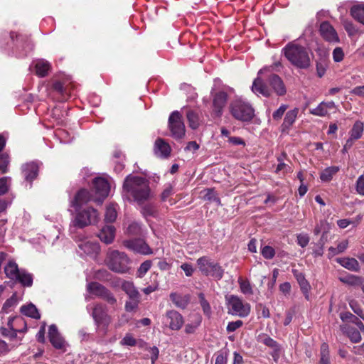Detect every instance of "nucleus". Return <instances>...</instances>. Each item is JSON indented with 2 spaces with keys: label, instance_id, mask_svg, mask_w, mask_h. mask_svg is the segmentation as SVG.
Returning a JSON list of instances; mask_svg holds the SVG:
<instances>
[{
  "label": "nucleus",
  "instance_id": "nucleus-3",
  "mask_svg": "<svg viewBox=\"0 0 364 364\" xmlns=\"http://www.w3.org/2000/svg\"><path fill=\"white\" fill-rule=\"evenodd\" d=\"M91 316L99 333L106 335L112 321V316L108 314L107 306L102 303L95 304L92 308Z\"/></svg>",
  "mask_w": 364,
  "mask_h": 364
},
{
  "label": "nucleus",
  "instance_id": "nucleus-6",
  "mask_svg": "<svg viewBox=\"0 0 364 364\" xmlns=\"http://www.w3.org/2000/svg\"><path fill=\"white\" fill-rule=\"evenodd\" d=\"M198 267L203 274L205 276H210L217 280L223 278L224 274V269L217 262L207 256H203L198 258L196 261Z\"/></svg>",
  "mask_w": 364,
  "mask_h": 364
},
{
  "label": "nucleus",
  "instance_id": "nucleus-25",
  "mask_svg": "<svg viewBox=\"0 0 364 364\" xmlns=\"http://www.w3.org/2000/svg\"><path fill=\"white\" fill-rule=\"evenodd\" d=\"M336 262L344 268L350 271L358 272L360 269L359 263L355 258H337Z\"/></svg>",
  "mask_w": 364,
  "mask_h": 364
},
{
  "label": "nucleus",
  "instance_id": "nucleus-61",
  "mask_svg": "<svg viewBox=\"0 0 364 364\" xmlns=\"http://www.w3.org/2000/svg\"><path fill=\"white\" fill-rule=\"evenodd\" d=\"M148 350L151 353V364H154L156 360L159 358V350L157 347L153 346V347H150Z\"/></svg>",
  "mask_w": 364,
  "mask_h": 364
},
{
  "label": "nucleus",
  "instance_id": "nucleus-44",
  "mask_svg": "<svg viewBox=\"0 0 364 364\" xmlns=\"http://www.w3.org/2000/svg\"><path fill=\"white\" fill-rule=\"evenodd\" d=\"M9 164V155L6 154H0V171L1 172V173H5L8 171Z\"/></svg>",
  "mask_w": 364,
  "mask_h": 364
},
{
  "label": "nucleus",
  "instance_id": "nucleus-40",
  "mask_svg": "<svg viewBox=\"0 0 364 364\" xmlns=\"http://www.w3.org/2000/svg\"><path fill=\"white\" fill-rule=\"evenodd\" d=\"M117 218V210L114 205H109L107 207L105 220L106 223H112Z\"/></svg>",
  "mask_w": 364,
  "mask_h": 364
},
{
  "label": "nucleus",
  "instance_id": "nucleus-54",
  "mask_svg": "<svg viewBox=\"0 0 364 364\" xmlns=\"http://www.w3.org/2000/svg\"><path fill=\"white\" fill-rule=\"evenodd\" d=\"M356 191L360 195L364 196V176L361 175L356 181Z\"/></svg>",
  "mask_w": 364,
  "mask_h": 364
},
{
  "label": "nucleus",
  "instance_id": "nucleus-2",
  "mask_svg": "<svg viewBox=\"0 0 364 364\" xmlns=\"http://www.w3.org/2000/svg\"><path fill=\"white\" fill-rule=\"evenodd\" d=\"M287 60L296 68L308 69L311 65L313 53L311 50L296 41L288 43L282 50Z\"/></svg>",
  "mask_w": 364,
  "mask_h": 364
},
{
  "label": "nucleus",
  "instance_id": "nucleus-48",
  "mask_svg": "<svg viewBox=\"0 0 364 364\" xmlns=\"http://www.w3.org/2000/svg\"><path fill=\"white\" fill-rule=\"evenodd\" d=\"M262 256L267 259H272L275 255L274 249L269 245H265L261 250Z\"/></svg>",
  "mask_w": 364,
  "mask_h": 364
},
{
  "label": "nucleus",
  "instance_id": "nucleus-20",
  "mask_svg": "<svg viewBox=\"0 0 364 364\" xmlns=\"http://www.w3.org/2000/svg\"><path fill=\"white\" fill-rule=\"evenodd\" d=\"M154 150L157 156L166 159L170 156L171 148L164 139L158 138L155 141Z\"/></svg>",
  "mask_w": 364,
  "mask_h": 364
},
{
  "label": "nucleus",
  "instance_id": "nucleus-35",
  "mask_svg": "<svg viewBox=\"0 0 364 364\" xmlns=\"http://www.w3.org/2000/svg\"><path fill=\"white\" fill-rule=\"evenodd\" d=\"M50 68V63L44 60H39L36 64V73L40 77H45L47 75Z\"/></svg>",
  "mask_w": 364,
  "mask_h": 364
},
{
  "label": "nucleus",
  "instance_id": "nucleus-36",
  "mask_svg": "<svg viewBox=\"0 0 364 364\" xmlns=\"http://www.w3.org/2000/svg\"><path fill=\"white\" fill-rule=\"evenodd\" d=\"M364 129V124L360 121H356L351 129L350 138L354 141L360 139L362 136Z\"/></svg>",
  "mask_w": 364,
  "mask_h": 364
},
{
  "label": "nucleus",
  "instance_id": "nucleus-14",
  "mask_svg": "<svg viewBox=\"0 0 364 364\" xmlns=\"http://www.w3.org/2000/svg\"><path fill=\"white\" fill-rule=\"evenodd\" d=\"M319 32L322 38L329 43H338L339 38L334 28L328 21L321 23Z\"/></svg>",
  "mask_w": 364,
  "mask_h": 364
},
{
  "label": "nucleus",
  "instance_id": "nucleus-7",
  "mask_svg": "<svg viewBox=\"0 0 364 364\" xmlns=\"http://www.w3.org/2000/svg\"><path fill=\"white\" fill-rule=\"evenodd\" d=\"M76 214L72 221L74 227L83 228L90 225L94 224L98 220V213L93 208H87L83 210H75Z\"/></svg>",
  "mask_w": 364,
  "mask_h": 364
},
{
  "label": "nucleus",
  "instance_id": "nucleus-41",
  "mask_svg": "<svg viewBox=\"0 0 364 364\" xmlns=\"http://www.w3.org/2000/svg\"><path fill=\"white\" fill-rule=\"evenodd\" d=\"M241 291L245 294H252V289L250 283L247 280H243L240 278L238 280Z\"/></svg>",
  "mask_w": 364,
  "mask_h": 364
},
{
  "label": "nucleus",
  "instance_id": "nucleus-18",
  "mask_svg": "<svg viewBox=\"0 0 364 364\" xmlns=\"http://www.w3.org/2000/svg\"><path fill=\"white\" fill-rule=\"evenodd\" d=\"M89 191L85 189H80L71 201V206L75 210H80V208L90 200H94Z\"/></svg>",
  "mask_w": 364,
  "mask_h": 364
},
{
  "label": "nucleus",
  "instance_id": "nucleus-24",
  "mask_svg": "<svg viewBox=\"0 0 364 364\" xmlns=\"http://www.w3.org/2000/svg\"><path fill=\"white\" fill-rule=\"evenodd\" d=\"M114 232L115 229L112 225H105L100 230L97 236L102 242L110 244L114 240Z\"/></svg>",
  "mask_w": 364,
  "mask_h": 364
},
{
  "label": "nucleus",
  "instance_id": "nucleus-46",
  "mask_svg": "<svg viewBox=\"0 0 364 364\" xmlns=\"http://www.w3.org/2000/svg\"><path fill=\"white\" fill-rule=\"evenodd\" d=\"M152 265V262L151 260H146L143 263L141 264L139 268L137 270V274L139 277H143L146 273L149 270Z\"/></svg>",
  "mask_w": 364,
  "mask_h": 364
},
{
  "label": "nucleus",
  "instance_id": "nucleus-16",
  "mask_svg": "<svg viewBox=\"0 0 364 364\" xmlns=\"http://www.w3.org/2000/svg\"><path fill=\"white\" fill-rule=\"evenodd\" d=\"M267 82L271 87L272 92H275L278 96H283L286 94V86L278 75L271 74L267 78Z\"/></svg>",
  "mask_w": 364,
  "mask_h": 364
},
{
  "label": "nucleus",
  "instance_id": "nucleus-47",
  "mask_svg": "<svg viewBox=\"0 0 364 364\" xmlns=\"http://www.w3.org/2000/svg\"><path fill=\"white\" fill-rule=\"evenodd\" d=\"M156 207L151 203H147L141 208V213L144 216H153L156 213Z\"/></svg>",
  "mask_w": 364,
  "mask_h": 364
},
{
  "label": "nucleus",
  "instance_id": "nucleus-58",
  "mask_svg": "<svg viewBox=\"0 0 364 364\" xmlns=\"http://www.w3.org/2000/svg\"><path fill=\"white\" fill-rule=\"evenodd\" d=\"M200 303L205 313H209L210 311V306L208 301L205 299L203 294H199Z\"/></svg>",
  "mask_w": 364,
  "mask_h": 364
},
{
  "label": "nucleus",
  "instance_id": "nucleus-8",
  "mask_svg": "<svg viewBox=\"0 0 364 364\" xmlns=\"http://www.w3.org/2000/svg\"><path fill=\"white\" fill-rule=\"evenodd\" d=\"M225 299L228 314L242 318L249 315L250 305L248 303L243 301L240 298L235 295L226 296Z\"/></svg>",
  "mask_w": 364,
  "mask_h": 364
},
{
  "label": "nucleus",
  "instance_id": "nucleus-52",
  "mask_svg": "<svg viewBox=\"0 0 364 364\" xmlns=\"http://www.w3.org/2000/svg\"><path fill=\"white\" fill-rule=\"evenodd\" d=\"M288 106L286 105H282L276 111L272 114V117L274 120H279L282 118L284 113L287 110Z\"/></svg>",
  "mask_w": 364,
  "mask_h": 364
},
{
  "label": "nucleus",
  "instance_id": "nucleus-45",
  "mask_svg": "<svg viewBox=\"0 0 364 364\" xmlns=\"http://www.w3.org/2000/svg\"><path fill=\"white\" fill-rule=\"evenodd\" d=\"M127 232L131 235H140L141 234L140 224L136 222L132 223L127 228Z\"/></svg>",
  "mask_w": 364,
  "mask_h": 364
},
{
  "label": "nucleus",
  "instance_id": "nucleus-38",
  "mask_svg": "<svg viewBox=\"0 0 364 364\" xmlns=\"http://www.w3.org/2000/svg\"><path fill=\"white\" fill-rule=\"evenodd\" d=\"M188 125L192 129H196L200 125L198 114L193 111L188 110L186 114Z\"/></svg>",
  "mask_w": 364,
  "mask_h": 364
},
{
  "label": "nucleus",
  "instance_id": "nucleus-49",
  "mask_svg": "<svg viewBox=\"0 0 364 364\" xmlns=\"http://www.w3.org/2000/svg\"><path fill=\"white\" fill-rule=\"evenodd\" d=\"M129 301H127L125 304V310L128 312L132 311L137 308L139 298H129Z\"/></svg>",
  "mask_w": 364,
  "mask_h": 364
},
{
  "label": "nucleus",
  "instance_id": "nucleus-9",
  "mask_svg": "<svg viewBox=\"0 0 364 364\" xmlns=\"http://www.w3.org/2000/svg\"><path fill=\"white\" fill-rule=\"evenodd\" d=\"M168 129L171 136L176 139H181L186 134L185 125L182 114L178 111H173L168 117Z\"/></svg>",
  "mask_w": 364,
  "mask_h": 364
},
{
  "label": "nucleus",
  "instance_id": "nucleus-10",
  "mask_svg": "<svg viewBox=\"0 0 364 364\" xmlns=\"http://www.w3.org/2000/svg\"><path fill=\"white\" fill-rule=\"evenodd\" d=\"M88 291L96 296L105 300L110 305L117 304L114 294L105 287L98 282H91L87 285Z\"/></svg>",
  "mask_w": 364,
  "mask_h": 364
},
{
  "label": "nucleus",
  "instance_id": "nucleus-11",
  "mask_svg": "<svg viewBox=\"0 0 364 364\" xmlns=\"http://www.w3.org/2000/svg\"><path fill=\"white\" fill-rule=\"evenodd\" d=\"M123 245L128 250L135 253L144 255L153 253L149 245L142 239H133L123 241Z\"/></svg>",
  "mask_w": 364,
  "mask_h": 364
},
{
  "label": "nucleus",
  "instance_id": "nucleus-21",
  "mask_svg": "<svg viewBox=\"0 0 364 364\" xmlns=\"http://www.w3.org/2000/svg\"><path fill=\"white\" fill-rule=\"evenodd\" d=\"M48 337L50 342L54 348L57 349H62L64 347L65 341L60 335L55 325L52 324L49 326Z\"/></svg>",
  "mask_w": 364,
  "mask_h": 364
},
{
  "label": "nucleus",
  "instance_id": "nucleus-27",
  "mask_svg": "<svg viewBox=\"0 0 364 364\" xmlns=\"http://www.w3.org/2000/svg\"><path fill=\"white\" fill-rule=\"evenodd\" d=\"M21 269H18L17 264L10 260L4 267V272L6 277L12 280H15L17 278Z\"/></svg>",
  "mask_w": 364,
  "mask_h": 364
},
{
  "label": "nucleus",
  "instance_id": "nucleus-51",
  "mask_svg": "<svg viewBox=\"0 0 364 364\" xmlns=\"http://www.w3.org/2000/svg\"><path fill=\"white\" fill-rule=\"evenodd\" d=\"M343 283L355 285L360 283V278L354 275H349L343 278L340 279Z\"/></svg>",
  "mask_w": 364,
  "mask_h": 364
},
{
  "label": "nucleus",
  "instance_id": "nucleus-32",
  "mask_svg": "<svg viewBox=\"0 0 364 364\" xmlns=\"http://www.w3.org/2000/svg\"><path fill=\"white\" fill-rule=\"evenodd\" d=\"M21 312L27 316L31 317L35 319H38L41 317V315L36 307L33 304H30L27 306H22L21 307Z\"/></svg>",
  "mask_w": 364,
  "mask_h": 364
},
{
  "label": "nucleus",
  "instance_id": "nucleus-39",
  "mask_svg": "<svg viewBox=\"0 0 364 364\" xmlns=\"http://www.w3.org/2000/svg\"><path fill=\"white\" fill-rule=\"evenodd\" d=\"M338 171V168L336 166H331L326 168L323 170L320 176V178L322 181H329L332 179L333 176Z\"/></svg>",
  "mask_w": 364,
  "mask_h": 364
},
{
  "label": "nucleus",
  "instance_id": "nucleus-23",
  "mask_svg": "<svg viewBox=\"0 0 364 364\" xmlns=\"http://www.w3.org/2000/svg\"><path fill=\"white\" fill-rule=\"evenodd\" d=\"M333 109H336V105L333 101L322 102L316 108L311 109L310 113L316 116L325 117Z\"/></svg>",
  "mask_w": 364,
  "mask_h": 364
},
{
  "label": "nucleus",
  "instance_id": "nucleus-22",
  "mask_svg": "<svg viewBox=\"0 0 364 364\" xmlns=\"http://www.w3.org/2000/svg\"><path fill=\"white\" fill-rule=\"evenodd\" d=\"M252 90L257 95H262L264 97H269L272 95V90L265 84L260 77L255 79Z\"/></svg>",
  "mask_w": 364,
  "mask_h": 364
},
{
  "label": "nucleus",
  "instance_id": "nucleus-30",
  "mask_svg": "<svg viewBox=\"0 0 364 364\" xmlns=\"http://www.w3.org/2000/svg\"><path fill=\"white\" fill-rule=\"evenodd\" d=\"M170 299L176 306L181 309H185L189 301V297L188 296H182L175 292L170 294Z\"/></svg>",
  "mask_w": 364,
  "mask_h": 364
},
{
  "label": "nucleus",
  "instance_id": "nucleus-4",
  "mask_svg": "<svg viewBox=\"0 0 364 364\" xmlns=\"http://www.w3.org/2000/svg\"><path fill=\"white\" fill-rule=\"evenodd\" d=\"M105 262L109 269L114 272L125 274L129 270L130 259L124 252L109 251Z\"/></svg>",
  "mask_w": 364,
  "mask_h": 364
},
{
  "label": "nucleus",
  "instance_id": "nucleus-29",
  "mask_svg": "<svg viewBox=\"0 0 364 364\" xmlns=\"http://www.w3.org/2000/svg\"><path fill=\"white\" fill-rule=\"evenodd\" d=\"M119 281L121 282V287L122 290L129 296V298H139V293L132 282L129 281Z\"/></svg>",
  "mask_w": 364,
  "mask_h": 364
},
{
  "label": "nucleus",
  "instance_id": "nucleus-31",
  "mask_svg": "<svg viewBox=\"0 0 364 364\" xmlns=\"http://www.w3.org/2000/svg\"><path fill=\"white\" fill-rule=\"evenodd\" d=\"M15 281L21 283L23 287H31L33 284V277L32 274L28 273L24 269H21L17 278Z\"/></svg>",
  "mask_w": 364,
  "mask_h": 364
},
{
  "label": "nucleus",
  "instance_id": "nucleus-42",
  "mask_svg": "<svg viewBox=\"0 0 364 364\" xmlns=\"http://www.w3.org/2000/svg\"><path fill=\"white\" fill-rule=\"evenodd\" d=\"M18 303V299H17V295H16V293H14L13 294V295L9 298L8 299L4 306H3V309L8 312L10 311V309L14 307V306H16Z\"/></svg>",
  "mask_w": 364,
  "mask_h": 364
},
{
  "label": "nucleus",
  "instance_id": "nucleus-64",
  "mask_svg": "<svg viewBox=\"0 0 364 364\" xmlns=\"http://www.w3.org/2000/svg\"><path fill=\"white\" fill-rule=\"evenodd\" d=\"M228 357L223 353H219L215 358V364H227Z\"/></svg>",
  "mask_w": 364,
  "mask_h": 364
},
{
  "label": "nucleus",
  "instance_id": "nucleus-17",
  "mask_svg": "<svg viewBox=\"0 0 364 364\" xmlns=\"http://www.w3.org/2000/svg\"><path fill=\"white\" fill-rule=\"evenodd\" d=\"M10 38L15 43L17 48L27 51L32 49L30 38L27 35H23L16 32L10 33Z\"/></svg>",
  "mask_w": 364,
  "mask_h": 364
},
{
  "label": "nucleus",
  "instance_id": "nucleus-34",
  "mask_svg": "<svg viewBox=\"0 0 364 364\" xmlns=\"http://www.w3.org/2000/svg\"><path fill=\"white\" fill-rule=\"evenodd\" d=\"M352 16L364 25V4L353 6L350 9Z\"/></svg>",
  "mask_w": 364,
  "mask_h": 364
},
{
  "label": "nucleus",
  "instance_id": "nucleus-43",
  "mask_svg": "<svg viewBox=\"0 0 364 364\" xmlns=\"http://www.w3.org/2000/svg\"><path fill=\"white\" fill-rule=\"evenodd\" d=\"M10 182V177L6 176L0 178V196L4 195L8 192Z\"/></svg>",
  "mask_w": 364,
  "mask_h": 364
},
{
  "label": "nucleus",
  "instance_id": "nucleus-12",
  "mask_svg": "<svg viewBox=\"0 0 364 364\" xmlns=\"http://www.w3.org/2000/svg\"><path fill=\"white\" fill-rule=\"evenodd\" d=\"M94 191L97 196L94 201L101 204L103 200L108 196L110 186L107 180L102 178H96L93 181Z\"/></svg>",
  "mask_w": 364,
  "mask_h": 364
},
{
  "label": "nucleus",
  "instance_id": "nucleus-1",
  "mask_svg": "<svg viewBox=\"0 0 364 364\" xmlns=\"http://www.w3.org/2000/svg\"><path fill=\"white\" fill-rule=\"evenodd\" d=\"M123 193L132 196L134 201L143 205L151 198L149 182L145 178L128 175L123 183Z\"/></svg>",
  "mask_w": 364,
  "mask_h": 364
},
{
  "label": "nucleus",
  "instance_id": "nucleus-63",
  "mask_svg": "<svg viewBox=\"0 0 364 364\" xmlns=\"http://www.w3.org/2000/svg\"><path fill=\"white\" fill-rule=\"evenodd\" d=\"M181 268L184 271V272L187 277H191L194 272V269H193L192 265L188 263L182 264L181 266Z\"/></svg>",
  "mask_w": 364,
  "mask_h": 364
},
{
  "label": "nucleus",
  "instance_id": "nucleus-28",
  "mask_svg": "<svg viewBox=\"0 0 364 364\" xmlns=\"http://www.w3.org/2000/svg\"><path fill=\"white\" fill-rule=\"evenodd\" d=\"M298 112L299 109L296 108L289 110L287 112L284 119V122L282 124L283 131L288 129L294 124L297 117Z\"/></svg>",
  "mask_w": 364,
  "mask_h": 364
},
{
  "label": "nucleus",
  "instance_id": "nucleus-60",
  "mask_svg": "<svg viewBox=\"0 0 364 364\" xmlns=\"http://www.w3.org/2000/svg\"><path fill=\"white\" fill-rule=\"evenodd\" d=\"M294 314H295L294 309H290L285 312V319L284 321V326H288L291 322Z\"/></svg>",
  "mask_w": 364,
  "mask_h": 364
},
{
  "label": "nucleus",
  "instance_id": "nucleus-13",
  "mask_svg": "<svg viewBox=\"0 0 364 364\" xmlns=\"http://www.w3.org/2000/svg\"><path fill=\"white\" fill-rule=\"evenodd\" d=\"M38 171L39 167L36 162H29L21 166V174L25 182L29 183L30 188L33 181L37 178Z\"/></svg>",
  "mask_w": 364,
  "mask_h": 364
},
{
  "label": "nucleus",
  "instance_id": "nucleus-56",
  "mask_svg": "<svg viewBox=\"0 0 364 364\" xmlns=\"http://www.w3.org/2000/svg\"><path fill=\"white\" fill-rule=\"evenodd\" d=\"M344 56L343 51L341 48L337 47L333 51V58L335 62H341Z\"/></svg>",
  "mask_w": 364,
  "mask_h": 364
},
{
  "label": "nucleus",
  "instance_id": "nucleus-55",
  "mask_svg": "<svg viewBox=\"0 0 364 364\" xmlns=\"http://www.w3.org/2000/svg\"><path fill=\"white\" fill-rule=\"evenodd\" d=\"M348 333H349V338H350V339L351 340L352 342H353V343H358V342L360 341L361 336H360V332L357 329L352 328L349 331Z\"/></svg>",
  "mask_w": 364,
  "mask_h": 364
},
{
  "label": "nucleus",
  "instance_id": "nucleus-50",
  "mask_svg": "<svg viewBox=\"0 0 364 364\" xmlns=\"http://www.w3.org/2000/svg\"><path fill=\"white\" fill-rule=\"evenodd\" d=\"M122 346H134L137 344L136 339L131 334H126L120 341Z\"/></svg>",
  "mask_w": 364,
  "mask_h": 364
},
{
  "label": "nucleus",
  "instance_id": "nucleus-37",
  "mask_svg": "<svg viewBox=\"0 0 364 364\" xmlns=\"http://www.w3.org/2000/svg\"><path fill=\"white\" fill-rule=\"evenodd\" d=\"M13 318H10L8 321L9 328L5 327L0 328V333L4 336L13 340L17 337V330L12 326Z\"/></svg>",
  "mask_w": 364,
  "mask_h": 364
},
{
  "label": "nucleus",
  "instance_id": "nucleus-59",
  "mask_svg": "<svg viewBox=\"0 0 364 364\" xmlns=\"http://www.w3.org/2000/svg\"><path fill=\"white\" fill-rule=\"evenodd\" d=\"M309 242V237L307 235H299L297 236V243L301 247H306Z\"/></svg>",
  "mask_w": 364,
  "mask_h": 364
},
{
  "label": "nucleus",
  "instance_id": "nucleus-15",
  "mask_svg": "<svg viewBox=\"0 0 364 364\" xmlns=\"http://www.w3.org/2000/svg\"><path fill=\"white\" fill-rule=\"evenodd\" d=\"M166 323L169 328L178 331L183 325L184 320L181 314L175 310H171L166 314Z\"/></svg>",
  "mask_w": 364,
  "mask_h": 364
},
{
  "label": "nucleus",
  "instance_id": "nucleus-19",
  "mask_svg": "<svg viewBox=\"0 0 364 364\" xmlns=\"http://www.w3.org/2000/svg\"><path fill=\"white\" fill-rule=\"evenodd\" d=\"M228 101V94L224 91H219L215 92L213 97V105L214 111L218 116H220L223 113V109L225 106Z\"/></svg>",
  "mask_w": 364,
  "mask_h": 364
},
{
  "label": "nucleus",
  "instance_id": "nucleus-5",
  "mask_svg": "<svg viewBox=\"0 0 364 364\" xmlns=\"http://www.w3.org/2000/svg\"><path fill=\"white\" fill-rule=\"evenodd\" d=\"M230 112L237 120L250 122L255 117V109L246 102L236 100L230 105Z\"/></svg>",
  "mask_w": 364,
  "mask_h": 364
},
{
  "label": "nucleus",
  "instance_id": "nucleus-26",
  "mask_svg": "<svg viewBox=\"0 0 364 364\" xmlns=\"http://www.w3.org/2000/svg\"><path fill=\"white\" fill-rule=\"evenodd\" d=\"M79 248L87 255L97 253L100 250L98 243L90 241L81 242L78 245Z\"/></svg>",
  "mask_w": 364,
  "mask_h": 364
},
{
  "label": "nucleus",
  "instance_id": "nucleus-53",
  "mask_svg": "<svg viewBox=\"0 0 364 364\" xmlns=\"http://www.w3.org/2000/svg\"><path fill=\"white\" fill-rule=\"evenodd\" d=\"M243 324V322L241 320H237L235 321L230 322L227 326V331L228 332H233L240 328Z\"/></svg>",
  "mask_w": 364,
  "mask_h": 364
},
{
  "label": "nucleus",
  "instance_id": "nucleus-33",
  "mask_svg": "<svg viewBox=\"0 0 364 364\" xmlns=\"http://www.w3.org/2000/svg\"><path fill=\"white\" fill-rule=\"evenodd\" d=\"M259 341L266 345L267 346L272 348L274 351L278 352L280 350L279 344L276 341H274V339H272L271 337L266 334L259 335Z\"/></svg>",
  "mask_w": 364,
  "mask_h": 364
},
{
  "label": "nucleus",
  "instance_id": "nucleus-57",
  "mask_svg": "<svg viewBox=\"0 0 364 364\" xmlns=\"http://www.w3.org/2000/svg\"><path fill=\"white\" fill-rule=\"evenodd\" d=\"M297 280L303 291H307L309 287L307 280L302 274L297 275Z\"/></svg>",
  "mask_w": 364,
  "mask_h": 364
},
{
  "label": "nucleus",
  "instance_id": "nucleus-62",
  "mask_svg": "<svg viewBox=\"0 0 364 364\" xmlns=\"http://www.w3.org/2000/svg\"><path fill=\"white\" fill-rule=\"evenodd\" d=\"M204 198L208 200H215L217 199L215 191L213 189L208 188L204 191Z\"/></svg>",
  "mask_w": 364,
  "mask_h": 364
}]
</instances>
